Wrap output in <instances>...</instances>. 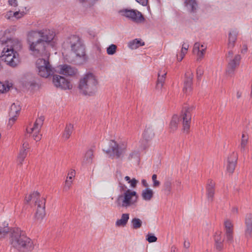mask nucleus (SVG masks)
<instances>
[{
  "label": "nucleus",
  "mask_w": 252,
  "mask_h": 252,
  "mask_svg": "<svg viewBox=\"0 0 252 252\" xmlns=\"http://www.w3.org/2000/svg\"><path fill=\"white\" fill-rule=\"evenodd\" d=\"M9 241L11 246L19 252L31 251L34 248L32 241L19 228L11 229Z\"/></svg>",
  "instance_id": "nucleus-1"
},
{
  "label": "nucleus",
  "mask_w": 252,
  "mask_h": 252,
  "mask_svg": "<svg viewBox=\"0 0 252 252\" xmlns=\"http://www.w3.org/2000/svg\"><path fill=\"white\" fill-rule=\"evenodd\" d=\"M97 81L92 73H87L81 77L78 83L79 93L85 95H93L96 91Z\"/></svg>",
  "instance_id": "nucleus-2"
},
{
  "label": "nucleus",
  "mask_w": 252,
  "mask_h": 252,
  "mask_svg": "<svg viewBox=\"0 0 252 252\" xmlns=\"http://www.w3.org/2000/svg\"><path fill=\"white\" fill-rule=\"evenodd\" d=\"M64 47H70L71 51L77 58H82L85 56L84 45L78 36L72 35L66 38L63 43Z\"/></svg>",
  "instance_id": "nucleus-3"
},
{
  "label": "nucleus",
  "mask_w": 252,
  "mask_h": 252,
  "mask_svg": "<svg viewBox=\"0 0 252 252\" xmlns=\"http://www.w3.org/2000/svg\"><path fill=\"white\" fill-rule=\"evenodd\" d=\"M103 151L109 158H121L124 156L125 148L114 140H110L109 142V148H104Z\"/></svg>",
  "instance_id": "nucleus-4"
},
{
  "label": "nucleus",
  "mask_w": 252,
  "mask_h": 252,
  "mask_svg": "<svg viewBox=\"0 0 252 252\" xmlns=\"http://www.w3.org/2000/svg\"><path fill=\"white\" fill-rule=\"evenodd\" d=\"M36 66L38 75L42 77L47 78L54 73V68L50 64L49 58L44 57L37 59Z\"/></svg>",
  "instance_id": "nucleus-5"
},
{
  "label": "nucleus",
  "mask_w": 252,
  "mask_h": 252,
  "mask_svg": "<svg viewBox=\"0 0 252 252\" xmlns=\"http://www.w3.org/2000/svg\"><path fill=\"white\" fill-rule=\"evenodd\" d=\"M9 48H4L0 59L4 61L7 65L15 67L20 63L19 54L17 52H13V51L9 50Z\"/></svg>",
  "instance_id": "nucleus-6"
},
{
  "label": "nucleus",
  "mask_w": 252,
  "mask_h": 252,
  "mask_svg": "<svg viewBox=\"0 0 252 252\" xmlns=\"http://www.w3.org/2000/svg\"><path fill=\"white\" fill-rule=\"evenodd\" d=\"M46 45L45 42L39 39L29 46L31 54L33 56L49 58L50 53L46 49Z\"/></svg>",
  "instance_id": "nucleus-7"
},
{
  "label": "nucleus",
  "mask_w": 252,
  "mask_h": 252,
  "mask_svg": "<svg viewBox=\"0 0 252 252\" xmlns=\"http://www.w3.org/2000/svg\"><path fill=\"white\" fill-rule=\"evenodd\" d=\"M44 120V117L40 116L36 120L32 127L30 128L28 127L26 129V131L28 133H32V137L36 141H40L42 138V134H39V133L43 125Z\"/></svg>",
  "instance_id": "nucleus-8"
},
{
  "label": "nucleus",
  "mask_w": 252,
  "mask_h": 252,
  "mask_svg": "<svg viewBox=\"0 0 252 252\" xmlns=\"http://www.w3.org/2000/svg\"><path fill=\"white\" fill-rule=\"evenodd\" d=\"M192 109V107H185L182 111L181 120L182 121L184 132L188 133L189 132L191 119V111Z\"/></svg>",
  "instance_id": "nucleus-9"
},
{
  "label": "nucleus",
  "mask_w": 252,
  "mask_h": 252,
  "mask_svg": "<svg viewBox=\"0 0 252 252\" xmlns=\"http://www.w3.org/2000/svg\"><path fill=\"white\" fill-rule=\"evenodd\" d=\"M52 81L56 88L61 90H71L73 87L72 84L69 80L59 75H53Z\"/></svg>",
  "instance_id": "nucleus-10"
},
{
  "label": "nucleus",
  "mask_w": 252,
  "mask_h": 252,
  "mask_svg": "<svg viewBox=\"0 0 252 252\" xmlns=\"http://www.w3.org/2000/svg\"><path fill=\"white\" fill-rule=\"evenodd\" d=\"M127 18L137 24L143 23L145 20L142 14L135 9H127Z\"/></svg>",
  "instance_id": "nucleus-11"
},
{
  "label": "nucleus",
  "mask_w": 252,
  "mask_h": 252,
  "mask_svg": "<svg viewBox=\"0 0 252 252\" xmlns=\"http://www.w3.org/2000/svg\"><path fill=\"white\" fill-rule=\"evenodd\" d=\"M225 241L230 244L233 242V225L232 221L226 220L224 222Z\"/></svg>",
  "instance_id": "nucleus-12"
},
{
  "label": "nucleus",
  "mask_w": 252,
  "mask_h": 252,
  "mask_svg": "<svg viewBox=\"0 0 252 252\" xmlns=\"http://www.w3.org/2000/svg\"><path fill=\"white\" fill-rule=\"evenodd\" d=\"M45 199L43 197H41V199H39L38 204L36 205L37 208L34 218L35 220L37 221L40 222L45 217Z\"/></svg>",
  "instance_id": "nucleus-13"
},
{
  "label": "nucleus",
  "mask_w": 252,
  "mask_h": 252,
  "mask_svg": "<svg viewBox=\"0 0 252 252\" xmlns=\"http://www.w3.org/2000/svg\"><path fill=\"white\" fill-rule=\"evenodd\" d=\"M241 60V56L237 54L233 59L229 61L226 70L228 75H231L234 73L236 68L239 65Z\"/></svg>",
  "instance_id": "nucleus-14"
},
{
  "label": "nucleus",
  "mask_w": 252,
  "mask_h": 252,
  "mask_svg": "<svg viewBox=\"0 0 252 252\" xmlns=\"http://www.w3.org/2000/svg\"><path fill=\"white\" fill-rule=\"evenodd\" d=\"M60 73L65 76H75L78 73L75 67L67 64L60 65Z\"/></svg>",
  "instance_id": "nucleus-15"
},
{
  "label": "nucleus",
  "mask_w": 252,
  "mask_h": 252,
  "mask_svg": "<svg viewBox=\"0 0 252 252\" xmlns=\"http://www.w3.org/2000/svg\"><path fill=\"white\" fill-rule=\"evenodd\" d=\"M184 6L187 10L192 16H194L198 8L196 0H183Z\"/></svg>",
  "instance_id": "nucleus-16"
},
{
  "label": "nucleus",
  "mask_w": 252,
  "mask_h": 252,
  "mask_svg": "<svg viewBox=\"0 0 252 252\" xmlns=\"http://www.w3.org/2000/svg\"><path fill=\"white\" fill-rule=\"evenodd\" d=\"M193 78V73L191 70H189L185 73V80L184 81V86L183 92L184 93L188 94L191 91L192 80Z\"/></svg>",
  "instance_id": "nucleus-17"
},
{
  "label": "nucleus",
  "mask_w": 252,
  "mask_h": 252,
  "mask_svg": "<svg viewBox=\"0 0 252 252\" xmlns=\"http://www.w3.org/2000/svg\"><path fill=\"white\" fill-rule=\"evenodd\" d=\"M238 157L237 154L233 152L228 157L227 159V171L228 172L232 174L235 168L237 163Z\"/></svg>",
  "instance_id": "nucleus-18"
},
{
  "label": "nucleus",
  "mask_w": 252,
  "mask_h": 252,
  "mask_svg": "<svg viewBox=\"0 0 252 252\" xmlns=\"http://www.w3.org/2000/svg\"><path fill=\"white\" fill-rule=\"evenodd\" d=\"M40 39L42 41L45 42L46 44L48 45V43L51 41L54 38L55 32L50 30H42L40 31Z\"/></svg>",
  "instance_id": "nucleus-19"
},
{
  "label": "nucleus",
  "mask_w": 252,
  "mask_h": 252,
  "mask_svg": "<svg viewBox=\"0 0 252 252\" xmlns=\"http://www.w3.org/2000/svg\"><path fill=\"white\" fill-rule=\"evenodd\" d=\"M5 43L7 44L6 48H9V50L12 49L13 52H17L22 48V43L17 39H9Z\"/></svg>",
  "instance_id": "nucleus-20"
},
{
  "label": "nucleus",
  "mask_w": 252,
  "mask_h": 252,
  "mask_svg": "<svg viewBox=\"0 0 252 252\" xmlns=\"http://www.w3.org/2000/svg\"><path fill=\"white\" fill-rule=\"evenodd\" d=\"M29 148V143L28 142H24L23 144L22 148L20 150L19 153L17 157V162L18 164H22L23 162L27 157V151Z\"/></svg>",
  "instance_id": "nucleus-21"
},
{
  "label": "nucleus",
  "mask_w": 252,
  "mask_h": 252,
  "mask_svg": "<svg viewBox=\"0 0 252 252\" xmlns=\"http://www.w3.org/2000/svg\"><path fill=\"white\" fill-rule=\"evenodd\" d=\"M238 32L236 30H231L228 33V48L232 49L237 39Z\"/></svg>",
  "instance_id": "nucleus-22"
},
{
  "label": "nucleus",
  "mask_w": 252,
  "mask_h": 252,
  "mask_svg": "<svg viewBox=\"0 0 252 252\" xmlns=\"http://www.w3.org/2000/svg\"><path fill=\"white\" fill-rule=\"evenodd\" d=\"M137 199L136 192L127 189V207L134 205L137 202Z\"/></svg>",
  "instance_id": "nucleus-23"
},
{
  "label": "nucleus",
  "mask_w": 252,
  "mask_h": 252,
  "mask_svg": "<svg viewBox=\"0 0 252 252\" xmlns=\"http://www.w3.org/2000/svg\"><path fill=\"white\" fill-rule=\"evenodd\" d=\"M39 39H41L40 31H31L29 32L27 37L29 45Z\"/></svg>",
  "instance_id": "nucleus-24"
},
{
  "label": "nucleus",
  "mask_w": 252,
  "mask_h": 252,
  "mask_svg": "<svg viewBox=\"0 0 252 252\" xmlns=\"http://www.w3.org/2000/svg\"><path fill=\"white\" fill-rule=\"evenodd\" d=\"M155 136L153 129L151 126H147L143 133V138L147 141L151 140Z\"/></svg>",
  "instance_id": "nucleus-25"
},
{
  "label": "nucleus",
  "mask_w": 252,
  "mask_h": 252,
  "mask_svg": "<svg viewBox=\"0 0 252 252\" xmlns=\"http://www.w3.org/2000/svg\"><path fill=\"white\" fill-rule=\"evenodd\" d=\"M39 199H41L39 193L37 191H35L28 196H26L25 201L26 203H29L30 201L32 200L35 202V205H36L38 204Z\"/></svg>",
  "instance_id": "nucleus-26"
},
{
  "label": "nucleus",
  "mask_w": 252,
  "mask_h": 252,
  "mask_svg": "<svg viewBox=\"0 0 252 252\" xmlns=\"http://www.w3.org/2000/svg\"><path fill=\"white\" fill-rule=\"evenodd\" d=\"M215 184L212 181H210L207 187V198L209 201H212L214 195Z\"/></svg>",
  "instance_id": "nucleus-27"
},
{
  "label": "nucleus",
  "mask_w": 252,
  "mask_h": 252,
  "mask_svg": "<svg viewBox=\"0 0 252 252\" xmlns=\"http://www.w3.org/2000/svg\"><path fill=\"white\" fill-rule=\"evenodd\" d=\"M153 191L149 188L143 189L142 191L141 196L144 200L150 201L153 197Z\"/></svg>",
  "instance_id": "nucleus-28"
},
{
  "label": "nucleus",
  "mask_w": 252,
  "mask_h": 252,
  "mask_svg": "<svg viewBox=\"0 0 252 252\" xmlns=\"http://www.w3.org/2000/svg\"><path fill=\"white\" fill-rule=\"evenodd\" d=\"M122 192L121 195H120L116 201L118 206H122L123 207H126V189L120 190Z\"/></svg>",
  "instance_id": "nucleus-29"
},
{
  "label": "nucleus",
  "mask_w": 252,
  "mask_h": 252,
  "mask_svg": "<svg viewBox=\"0 0 252 252\" xmlns=\"http://www.w3.org/2000/svg\"><path fill=\"white\" fill-rule=\"evenodd\" d=\"M73 130V126L71 124H67L64 131L63 134V137L65 140L68 139L71 135Z\"/></svg>",
  "instance_id": "nucleus-30"
},
{
  "label": "nucleus",
  "mask_w": 252,
  "mask_h": 252,
  "mask_svg": "<svg viewBox=\"0 0 252 252\" xmlns=\"http://www.w3.org/2000/svg\"><path fill=\"white\" fill-rule=\"evenodd\" d=\"M144 42H142L141 39H135L128 43V46L132 50L136 49L140 46H144Z\"/></svg>",
  "instance_id": "nucleus-31"
},
{
  "label": "nucleus",
  "mask_w": 252,
  "mask_h": 252,
  "mask_svg": "<svg viewBox=\"0 0 252 252\" xmlns=\"http://www.w3.org/2000/svg\"><path fill=\"white\" fill-rule=\"evenodd\" d=\"M116 176L119 181L120 190H124L126 187L123 183V180H126V176L123 177L121 171L119 170L117 171Z\"/></svg>",
  "instance_id": "nucleus-32"
},
{
  "label": "nucleus",
  "mask_w": 252,
  "mask_h": 252,
  "mask_svg": "<svg viewBox=\"0 0 252 252\" xmlns=\"http://www.w3.org/2000/svg\"><path fill=\"white\" fill-rule=\"evenodd\" d=\"M180 120V119L177 115H174L173 116L170 125V128L172 130L174 131L177 129Z\"/></svg>",
  "instance_id": "nucleus-33"
},
{
  "label": "nucleus",
  "mask_w": 252,
  "mask_h": 252,
  "mask_svg": "<svg viewBox=\"0 0 252 252\" xmlns=\"http://www.w3.org/2000/svg\"><path fill=\"white\" fill-rule=\"evenodd\" d=\"M21 107L18 102L13 103L10 107L9 115L19 114Z\"/></svg>",
  "instance_id": "nucleus-34"
},
{
  "label": "nucleus",
  "mask_w": 252,
  "mask_h": 252,
  "mask_svg": "<svg viewBox=\"0 0 252 252\" xmlns=\"http://www.w3.org/2000/svg\"><path fill=\"white\" fill-rule=\"evenodd\" d=\"M248 136L247 135H246L245 133H243L242 135L240 144L241 151L243 153H244L245 151V148L248 142Z\"/></svg>",
  "instance_id": "nucleus-35"
},
{
  "label": "nucleus",
  "mask_w": 252,
  "mask_h": 252,
  "mask_svg": "<svg viewBox=\"0 0 252 252\" xmlns=\"http://www.w3.org/2000/svg\"><path fill=\"white\" fill-rule=\"evenodd\" d=\"M93 158L94 154L93 150L91 149L89 150L85 154L84 162L88 163H92Z\"/></svg>",
  "instance_id": "nucleus-36"
},
{
  "label": "nucleus",
  "mask_w": 252,
  "mask_h": 252,
  "mask_svg": "<svg viewBox=\"0 0 252 252\" xmlns=\"http://www.w3.org/2000/svg\"><path fill=\"white\" fill-rule=\"evenodd\" d=\"M161 71L158 73V79L157 83L156 88L157 89H161L163 86L165 79L163 77H160Z\"/></svg>",
  "instance_id": "nucleus-37"
},
{
  "label": "nucleus",
  "mask_w": 252,
  "mask_h": 252,
  "mask_svg": "<svg viewBox=\"0 0 252 252\" xmlns=\"http://www.w3.org/2000/svg\"><path fill=\"white\" fill-rule=\"evenodd\" d=\"M116 225L118 227H124L126 225V214H123L122 218L116 221Z\"/></svg>",
  "instance_id": "nucleus-38"
},
{
  "label": "nucleus",
  "mask_w": 252,
  "mask_h": 252,
  "mask_svg": "<svg viewBox=\"0 0 252 252\" xmlns=\"http://www.w3.org/2000/svg\"><path fill=\"white\" fill-rule=\"evenodd\" d=\"M132 226L134 229L140 228L142 225V221L137 218H134L131 221Z\"/></svg>",
  "instance_id": "nucleus-39"
},
{
  "label": "nucleus",
  "mask_w": 252,
  "mask_h": 252,
  "mask_svg": "<svg viewBox=\"0 0 252 252\" xmlns=\"http://www.w3.org/2000/svg\"><path fill=\"white\" fill-rule=\"evenodd\" d=\"M117 47L116 45L112 44L109 45L106 50V52L108 55H113L116 52Z\"/></svg>",
  "instance_id": "nucleus-40"
},
{
  "label": "nucleus",
  "mask_w": 252,
  "mask_h": 252,
  "mask_svg": "<svg viewBox=\"0 0 252 252\" xmlns=\"http://www.w3.org/2000/svg\"><path fill=\"white\" fill-rule=\"evenodd\" d=\"M9 231L8 223H4L2 226H0V235H5Z\"/></svg>",
  "instance_id": "nucleus-41"
},
{
  "label": "nucleus",
  "mask_w": 252,
  "mask_h": 252,
  "mask_svg": "<svg viewBox=\"0 0 252 252\" xmlns=\"http://www.w3.org/2000/svg\"><path fill=\"white\" fill-rule=\"evenodd\" d=\"M11 87L9 84L0 82V92L3 93L9 90Z\"/></svg>",
  "instance_id": "nucleus-42"
},
{
  "label": "nucleus",
  "mask_w": 252,
  "mask_h": 252,
  "mask_svg": "<svg viewBox=\"0 0 252 252\" xmlns=\"http://www.w3.org/2000/svg\"><path fill=\"white\" fill-rule=\"evenodd\" d=\"M200 44L199 42H195L193 45V52L197 55L198 57L197 60H199Z\"/></svg>",
  "instance_id": "nucleus-43"
},
{
  "label": "nucleus",
  "mask_w": 252,
  "mask_h": 252,
  "mask_svg": "<svg viewBox=\"0 0 252 252\" xmlns=\"http://www.w3.org/2000/svg\"><path fill=\"white\" fill-rule=\"evenodd\" d=\"M127 181L128 182V183L130 184V186L131 188H135L138 182V181L135 178L131 179L128 176H127Z\"/></svg>",
  "instance_id": "nucleus-44"
},
{
  "label": "nucleus",
  "mask_w": 252,
  "mask_h": 252,
  "mask_svg": "<svg viewBox=\"0 0 252 252\" xmlns=\"http://www.w3.org/2000/svg\"><path fill=\"white\" fill-rule=\"evenodd\" d=\"M246 226H252V214H248L245 218Z\"/></svg>",
  "instance_id": "nucleus-45"
},
{
  "label": "nucleus",
  "mask_w": 252,
  "mask_h": 252,
  "mask_svg": "<svg viewBox=\"0 0 252 252\" xmlns=\"http://www.w3.org/2000/svg\"><path fill=\"white\" fill-rule=\"evenodd\" d=\"M207 46L205 45L200 44L199 60H201L203 58Z\"/></svg>",
  "instance_id": "nucleus-46"
},
{
  "label": "nucleus",
  "mask_w": 252,
  "mask_h": 252,
  "mask_svg": "<svg viewBox=\"0 0 252 252\" xmlns=\"http://www.w3.org/2000/svg\"><path fill=\"white\" fill-rule=\"evenodd\" d=\"M172 182L170 181H166L164 183V189L169 193L171 190Z\"/></svg>",
  "instance_id": "nucleus-47"
},
{
  "label": "nucleus",
  "mask_w": 252,
  "mask_h": 252,
  "mask_svg": "<svg viewBox=\"0 0 252 252\" xmlns=\"http://www.w3.org/2000/svg\"><path fill=\"white\" fill-rule=\"evenodd\" d=\"M152 181L153 183V187L154 188L158 187L160 184V182L157 180V176L156 174H153L152 177Z\"/></svg>",
  "instance_id": "nucleus-48"
},
{
  "label": "nucleus",
  "mask_w": 252,
  "mask_h": 252,
  "mask_svg": "<svg viewBox=\"0 0 252 252\" xmlns=\"http://www.w3.org/2000/svg\"><path fill=\"white\" fill-rule=\"evenodd\" d=\"M245 234L247 238L252 236V226H246Z\"/></svg>",
  "instance_id": "nucleus-49"
},
{
  "label": "nucleus",
  "mask_w": 252,
  "mask_h": 252,
  "mask_svg": "<svg viewBox=\"0 0 252 252\" xmlns=\"http://www.w3.org/2000/svg\"><path fill=\"white\" fill-rule=\"evenodd\" d=\"M146 240L149 243L155 242L157 240V238L154 235L152 234H148L147 236Z\"/></svg>",
  "instance_id": "nucleus-50"
},
{
  "label": "nucleus",
  "mask_w": 252,
  "mask_h": 252,
  "mask_svg": "<svg viewBox=\"0 0 252 252\" xmlns=\"http://www.w3.org/2000/svg\"><path fill=\"white\" fill-rule=\"evenodd\" d=\"M139 155L138 152L134 151L129 154L128 158L129 159L135 158L138 160L139 159Z\"/></svg>",
  "instance_id": "nucleus-51"
},
{
  "label": "nucleus",
  "mask_w": 252,
  "mask_h": 252,
  "mask_svg": "<svg viewBox=\"0 0 252 252\" xmlns=\"http://www.w3.org/2000/svg\"><path fill=\"white\" fill-rule=\"evenodd\" d=\"M72 181H69L67 179L66 180L65 185L63 188L64 191H67L69 190L71 186Z\"/></svg>",
  "instance_id": "nucleus-52"
},
{
  "label": "nucleus",
  "mask_w": 252,
  "mask_h": 252,
  "mask_svg": "<svg viewBox=\"0 0 252 252\" xmlns=\"http://www.w3.org/2000/svg\"><path fill=\"white\" fill-rule=\"evenodd\" d=\"M26 13L24 11H16L14 13V16L17 19H19L23 17Z\"/></svg>",
  "instance_id": "nucleus-53"
},
{
  "label": "nucleus",
  "mask_w": 252,
  "mask_h": 252,
  "mask_svg": "<svg viewBox=\"0 0 252 252\" xmlns=\"http://www.w3.org/2000/svg\"><path fill=\"white\" fill-rule=\"evenodd\" d=\"M196 74H197V77L198 79L199 78L201 77L202 74H203V69L200 67H198L196 70Z\"/></svg>",
  "instance_id": "nucleus-54"
},
{
  "label": "nucleus",
  "mask_w": 252,
  "mask_h": 252,
  "mask_svg": "<svg viewBox=\"0 0 252 252\" xmlns=\"http://www.w3.org/2000/svg\"><path fill=\"white\" fill-rule=\"evenodd\" d=\"M215 247L218 251H221L223 249V242L215 243Z\"/></svg>",
  "instance_id": "nucleus-55"
},
{
  "label": "nucleus",
  "mask_w": 252,
  "mask_h": 252,
  "mask_svg": "<svg viewBox=\"0 0 252 252\" xmlns=\"http://www.w3.org/2000/svg\"><path fill=\"white\" fill-rule=\"evenodd\" d=\"M223 240L221 239L220 234H216V235L215 236V243L223 242Z\"/></svg>",
  "instance_id": "nucleus-56"
},
{
  "label": "nucleus",
  "mask_w": 252,
  "mask_h": 252,
  "mask_svg": "<svg viewBox=\"0 0 252 252\" xmlns=\"http://www.w3.org/2000/svg\"><path fill=\"white\" fill-rule=\"evenodd\" d=\"M75 170H71L69 173H68V176L67 177V179L69 181H72V179L73 177L75 176Z\"/></svg>",
  "instance_id": "nucleus-57"
},
{
  "label": "nucleus",
  "mask_w": 252,
  "mask_h": 252,
  "mask_svg": "<svg viewBox=\"0 0 252 252\" xmlns=\"http://www.w3.org/2000/svg\"><path fill=\"white\" fill-rule=\"evenodd\" d=\"M139 4L143 6H146L148 4V0H135Z\"/></svg>",
  "instance_id": "nucleus-58"
},
{
  "label": "nucleus",
  "mask_w": 252,
  "mask_h": 252,
  "mask_svg": "<svg viewBox=\"0 0 252 252\" xmlns=\"http://www.w3.org/2000/svg\"><path fill=\"white\" fill-rule=\"evenodd\" d=\"M8 3L11 6H17V0H8Z\"/></svg>",
  "instance_id": "nucleus-59"
},
{
  "label": "nucleus",
  "mask_w": 252,
  "mask_h": 252,
  "mask_svg": "<svg viewBox=\"0 0 252 252\" xmlns=\"http://www.w3.org/2000/svg\"><path fill=\"white\" fill-rule=\"evenodd\" d=\"M97 0H79V1L82 3L88 2L90 4H94Z\"/></svg>",
  "instance_id": "nucleus-60"
},
{
  "label": "nucleus",
  "mask_w": 252,
  "mask_h": 252,
  "mask_svg": "<svg viewBox=\"0 0 252 252\" xmlns=\"http://www.w3.org/2000/svg\"><path fill=\"white\" fill-rule=\"evenodd\" d=\"M18 114H13L12 115H9V116L11 117L10 119L11 120V121H12V123H14L15 122V121L17 120V115Z\"/></svg>",
  "instance_id": "nucleus-61"
},
{
  "label": "nucleus",
  "mask_w": 252,
  "mask_h": 252,
  "mask_svg": "<svg viewBox=\"0 0 252 252\" xmlns=\"http://www.w3.org/2000/svg\"><path fill=\"white\" fill-rule=\"evenodd\" d=\"M247 50H248L247 46L246 45H244L243 46V48L242 49L241 52L242 54H245V53L247 52Z\"/></svg>",
  "instance_id": "nucleus-62"
},
{
  "label": "nucleus",
  "mask_w": 252,
  "mask_h": 252,
  "mask_svg": "<svg viewBox=\"0 0 252 252\" xmlns=\"http://www.w3.org/2000/svg\"><path fill=\"white\" fill-rule=\"evenodd\" d=\"M190 246V243L189 242H188L187 241H185L184 242V247L185 248H189Z\"/></svg>",
  "instance_id": "nucleus-63"
},
{
  "label": "nucleus",
  "mask_w": 252,
  "mask_h": 252,
  "mask_svg": "<svg viewBox=\"0 0 252 252\" xmlns=\"http://www.w3.org/2000/svg\"><path fill=\"white\" fill-rule=\"evenodd\" d=\"M119 13H120L122 15L126 16V9H124L123 10H120L119 11Z\"/></svg>",
  "instance_id": "nucleus-64"
}]
</instances>
